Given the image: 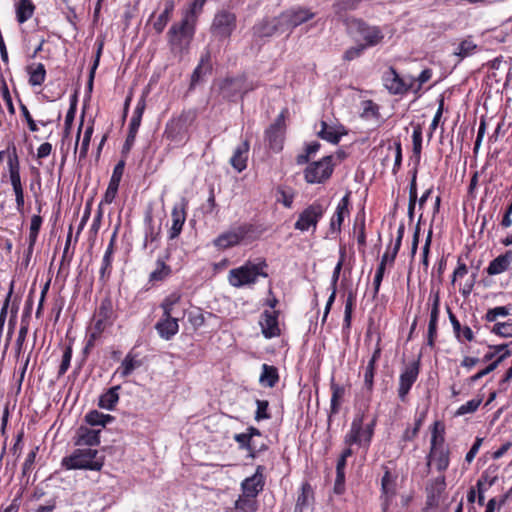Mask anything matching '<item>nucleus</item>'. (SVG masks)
Returning <instances> with one entry per match:
<instances>
[{
  "label": "nucleus",
  "mask_w": 512,
  "mask_h": 512,
  "mask_svg": "<svg viewBox=\"0 0 512 512\" xmlns=\"http://www.w3.org/2000/svg\"><path fill=\"white\" fill-rule=\"evenodd\" d=\"M104 459V455L97 449L84 447L78 448L70 456L64 457L62 465L68 470L100 471L104 465Z\"/></svg>",
  "instance_id": "obj_1"
},
{
  "label": "nucleus",
  "mask_w": 512,
  "mask_h": 512,
  "mask_svg": "<svg viewBox=\"0 0 512 512\" xmlns=\"http://www.w3.org/2000/svg\"><path fill=\"white\" fill-rule=\"evenodd\" d=\"M194 23L190 22L188 18H182L179 23H174L168 31V43L171 52L182 58L187 53L191 40L194 36L195 27Z\"/></svg>",
  "instance_id": "obj_2"
},
{
  "label": "nucleus",
  "mask_w": 512,
  "mask_h": 512,
  "mask_svg": "<svg viewBox=\"0 0 512 512\" xmlns=\"http://www.w3.org/2000/svg\"><path fill=\"white\" fill-rule=\"evenodd\" d=\"M267 267L268 265L265 260H260L257 263L247 261L244 265L229 271L228 282L236 288L255 284L258 277H268Z\"/></svg>",
  "instance_id": "obj_3"
},
{
  "label": "nucleus",
  "mask_w": 512,
  "mask_h": 512,
  "mask_svg": "<svg viewBox=\"0 0 512 512\" xmlns=\"http://www.w3.org/2000/svg\"><path fill=\"white\" fill-rule=\"evenodd\" d=\"M254 88V85L248 83L243 76L227 77L219 83V93L227 100H235L238 97H242Z\"/></svg>",
  "instance_id": "obj_4"
},
{
  "label": "nucleus",
  "mask_w": 512,
  "mask_h": 512,
  "mask_svg": "<svg viewBox=\"0 0 512 512\" xmlns=\"http://www.w3.org/2000/svg\"><path fill=\"white\" fill-rule=\"evenodd\" d=\"M348 28L364 41L362 45L365 48L376 46L384 39V34L379 27L370 26L360 19H352Z\"/></svg>",
  "instance_id": "obj_5"
},
{
  "label": "nucleus",
  "mask_w": 512,
  "mask_h": 512,
  "mask_svg": "<svg viewBox=\"0 0 512 512\" xmlns=\"http://www.w3.org/2000/svg\"><path fill=\"white\" fill-rule=\"evenodd\" d=\"M333 172L332 156H325L321 160L307 166L304 172L308 183H322L330 178Z\"/></svg>",
  "instance_id": "obj_6"
},
{
  "label": "nucleus",
  "mask_w": 512,
  "mask_h": 512,
  "mask_svg": "<svg viewBox=\"0 0 512 512\" xmlns=\"http://www.w3.org/2000/svg\"><path fill=\"white\" fill-rule=\"evenodd\" d=\"M236 28V15L228 10L218 11L211 25V32L214 36L225 39L231 36Z\"/></svg>",
  "instance_id": "obj_7"
},
{
  "label": "nucleus",
  "mask_w": 512,
  "mask_h": 512,
  "mask_svg": "<svg viewBox=\"0 0 512 512\" xmlns=\"http://www.w3.org/2000/svg\"><path fill=\"white\" fill-rule=\"evenodd\" d=\"M314 16V12L304 7L291 8L280 14L282 27H284L287 34H290L294 28L308 22Z\"/></svg>",
  "instance_id": "obj_8"
},
{
  "label": "nucleus",
  "mask_w": 512,
  "mask_h": 512,
  "mask_svg": "<svg viewBox=\"0 0 512 512\" xmlns=\"http://www.w3.org/2000/svg\"><path fill=\"white\" fill-rule=\"evenodd\" d=\"M324 212L325 208L322 204L318 202L312 203L300 213L298 220L294 224L295 229L304 232L312 227L315 230Z\"/></svg>",
  "instance_id": "obj_9"
},
{
  "label": "nucleus",
  "mask_w": 512,
  "mask_h": 512,
  "mask_svg": "<svg viewBox=\"0 0 512 512\" xmlns=\"http://www.w3.org/2000/svg\"><path fill=\"white\" fill-rule=\"evenodd\" d=\"M252 231V226L243 224L234 227L222 234H220L215 240L214 245L220 249H227L241 243L248 234Z\"/></svg>",
  "instance_id": "obj_10"
},
{
  "label": "nucleus",
  "mask_w": 512,
  "mask_h": 512,
  "mask_svg": "<svg viewBox=\"0 0 512 512\" xmlns=\"http://www.w3.org/2000/svg\"><path fill=\"white\" fill-rule=\"evenodd\" d=\"M374 424L375 420L366 429H363V415L356 416L352 421L349 433L345 437V443L349 445L369 443L373 435Z\"/></svg>",
  "instance_id": "obj_11"
},
{
  "label": "nucleus",
  "mask_w": 512,
  "mask_h": 512,
  "mask_svg": "<svg viewBox=\"0 0 512 512\" xmlns=\"http://www.w3.org/2000/svg\"><path fill=\"white\" fill-rule=\"evenodd\" d=\"M252 31L255 39H264L285 33L280 15L260 20L253 26Z\"/></svg>",
  "instance_id": "obj_12"
},
{
  "label": "nucleus",
  "mask_w": 512,
  "mask_h": 512,
  "mask_svg": "<svg viewBox=\"0 0 512 512\" xmlns=\"http://www.w3.org/2000/svg\"><path fill=\"white\" fill-rule=\"evenodd\" d=\"M285 133V116L284 112L280 113L275 121L267 128L265 132L266 140L270 149L279 152L283 148Z\"/></svg>",
  "instance_id": "obj_13"
},
{
  "label": "nucleus",
  "mask_w": 512,
  "mask_h": 512,
  "mask_svg": "<svg viewBox=\"0 0 512 512\" xmlns=\"http://www.w3.org/2000/svg\"><path fill=\"white\" fill-rule=\"evenodd\" d=\"M420 370L419 361H413L408 364L401 372L399 377L398 396L401 401L406 400V396L409 393L411 387L416 382Z\"/></svg>",
  "instance_id": "obj_14"
},
{
  "label": "nucleus",
  "mask_w": 512,
  "mask_h": 512,
  "mask_svg": "<svg viewBox=\"0 0 512 512\" xmlns=\"http://www.w3.org/2000/svg\"><path fill=\"white\" fill-rule=\"evenodd\" d=\"M450 451L447 446H436V436L431 439L430 452L428 454L427 466L435 464L439 472H444L450 463Z\"/></svg>",
  "instance_id": "obj_15"
},
{
  "label": "nucleus",
  "mask_w": 512,
  "mask_h": 512,
  "mask_svg": "<svg viewBox=\"0 0 512 512\" xmlns=\"http://www.w3.org/2000/svg\"><path fill=\"white\" fill-rule=\"evenodd\" d=\"M265 467L262 465L257 466L255 473L244 479L241 483L242 493L248 497H256L262 490L265 484L264 481Z\"/></svg>",
  "instance_id": "obj_16"
},
{
  "label": "nucleus",
  "mask_w": 512,
  "mask_h": 512,
  "mask_svg": "<svg viewBox=\"0 0 512 512\" xmlns=\"http://www.w3.org/2000/svg\"><path fill=\"white\" fill-rule=\"evenodd\" d=\"M186 205L187 202L185 199H182L181 203L174 205L171 218H172V226L169 230V239H176L183 228V225L186 221Z\"/></svg>",
  "instance_id": "obj_17"
},
{
  "label": "nucleus",
  "mask_w": 512,
  "mask_h": 512,
  "mask_svg": "<svg viewBox=\"0 0 512 512\" xmlns=\"http://www.w3.org/2000/svg\"><path fill=\"white\" fill-rule=\"evenodd\" d=\"M100 429H91L87 426H80L75 435L74 444L76 446H86L92 448L100 444Z\"/></svg>",
  "instance_id": "obj_18"
},
{
  "label": "nucleus",
  "mask_w": 512,
  "mask_h": 512,
  "mask_svg": "<svg viewBox=\"0 0 512 512\" xmlns=\"http://www.w3.org/2000/svg\"><path fill=\"white\" fill-rule=\"evenodd\" d=\"M155 329L164 340L172 339L179 331L178 319L172 316H164L156 323Z\"/></svg>",
  "instance_id": "obj_19"
},
{
  "label": "nucleus",
  "mask_w": 512,
  "mask_h": 512,
  "mask_svg": "<svg viewBox=\"0 0 512 512\" xmlns=\"http://www.w3.org/2000/svg\"><path fill=\"white\" fill-rule=\"evenodd\" d=\"M350 195L351 192L348 191L340 200L336 207L335 215L332 217L330 222V230L332 232L339 233L341 231V226L344 221L345 215L349 214V204H350Z\"/></svg>",
  "instance_id": "obj_20"
},
{
  "label": "nucleus",
  "mask_w": 512,
  "mask_h": 512,
  "mask_svg": "<svg viewBox=\"0 0 512 512\" xmlns=\"http://www.w3.org/2000/svg\"><path fill=\"white\" fill-rule=\"evenodd\" d=\"M234 440L238 443L239 449L246 450L248 457L254 459L256 456L267 449L265 443H261L260 446H256V441L251 440L245 433H239L234 435Z\"/></svg>",
  "instance_id": "obj_21"
},
{
  "label": "nucleus",
  "mask_w": 512,
  "mask_h": 512,
  "mask_svg": "<svg viewBox=\"0 0 512 512\" xmlns=\"http://www.w3.org/2000/svg\"><path fill=\"white\" fill-rule=\"evenodd\" d=\"M262 333L266 338L278 336L280 333L278 327L277 315L275 312L265 310L260 321Z\"/></svg>",
  "instance_id": "obj_22"
},
{
  "label": "nucleus",
  "mask_w": 512,
  "mask_h": 512,
  "mask_svg": "<svg viewBox=\"0 0 512 512\" xmlns=\"http://www.w3.org/2000/svg\"><path fill=\"white\" fill-rule=\"evenodd\" d=\"M249 148V141H243L242 144L235 149L230 159L231 166L238 172H242L247 167Z\"/></svg>",
  "instance_id": "obj_23"
},
{
  "label": "nucleus",
  "mask_w": 512,
  "mask_h": 512,
  "mask_svg": "<svg viewBox=\"0 0 512 512\" xmlns=\"http://www.w3.org/2000/svg\"><path fill=\"white\" fill-rule=\"evenodd\" d=\"M345 256H346L345 249L341 248L340 249V259H339L338 263L336 264V266L334 268V271H333V274H332V279H331L332 293L329 296L328 301L326 303L323 320L326 319V317H327V315H328V313L330 311V308H331V306H332V304H333V302L335 300V297H336V286H337V282L339 280V276H340V272H341V269H342V266H343V263H344V260H345Z\"/></svg>",
  "instance_id": "obj_24"
},
{
  "label": "nucleus",
  "mask_w": 512,
  "mask_h": 512,
  "mask_svg": "<svg viewBox=\"0 0 512 512\" xmlns=\"http://www.w3.org/2000/svg\"><path fill=\"white\" fill-rule=\"evenodd\" d=\"M160 5L163 6V10L157 19L153 22V28L158 34L162 33L165 29L175 6L173 0H162Z\"/></svg>",
  "instance_id": "obj_25"
},
{
  "label": "nucleus",
  "mask_w": 512,
  "mask_h": 512,
  "mask_svg": "<svg viewBox=\"0 0 512 512\" xmlns=\"http://www.w3.org/2000/svg\"><path fill=\"white\" fill-rule=\"evenodd\" d=\"M346 134L343 127H335L328 125L325 121H321V129L317 135L332 144H338L341 137Z\"/></svg>",
  "instance_id": "obj_26"
},
{
  "label": "nucleus",
  "mask_w": 512,
  "mask_h": 512,
  "mask_svg": "<svg viewBox=\"0 0 512 512\" xmlns=\"http://www.w3.org/2000/svg\"><path fill=\"white\" fill-rule=\"evenodd\" d=\"M512 263V251H507L505 254L499 255L492 260L487 267L489 275H498L508 270Z\"/></svg>",
  "instance_id": "obj_27"
},
{
  "label": "nucleus",
  "mask_w": 512,
  "mask_h": 512,
  "mask_svg": "<svg viewBox=\"0 0 512 512\" xmlns=\"http://www.w3.org/2000/svg\"><path fill=\"white\" fill-rule=\"evenodd\" d=\"M384 81L386 88L393 94H401L407 91L403 80L393 68H390L385 74Z\"/></svg>",
  "instance_id": "obj_28"
},
{
  "label": "nucleus",
  "mask_w": 512,
  "mask_h": 512,
  "mask_svg": "<svg viewBox=\"0 0 512 512\" xmlns=\"http://www.w3.org/2000/svg\"><path fill=\"white\" fill-rule=\"evenodd\" d=\"M279 382L278 369L275 366L263 364L259 383L263 387L273 388Z\"/></svg>",
  "instance_id": "obj_29"
},
{
  "label": "nucleus",
  "mask_w": 512,
  "mask_h": 512,
  "mask_svg": "<svg viewBox=\"0 0 512 512\" xmlns=\"http://www.w3.org/2000/svg\"><path fill=\"white\" fill-rule=\"evenodd\" d=\"M10 181L13 190L22 189L21 178H20V167L19 161L16 154L15 147L13 148V154L9 156L8 160Z\"/></svg>",
  "instance_id": "obj_30"
},
{
  "label": "nucleus",
  "mask_w": 512,
  "mask_h": 512,
  "mask_svg": "<svg viewBox=\"0 0 512 512\" xmlns=\"http://www.w3.org/2000/svg\"><path fill=\"white\" fill-rule=\"evenodd\" d=\"M35 5L32 0H20L16 4V19L19 24L28 21L35 12Z\"/></svg>",
  "instance_id": "obj_31"
},
{
  "label": "nucleus",
  "mask_w": 512,
  "mask_h": 512,
  "mask_svg": "<svg viewBox=\"0 0 512 512\" xmlns=\"http://www.w3.org/2000/svg\"><path fill=\"white\" fill-rule=\"evenodd\" d=\"M119 390V385L108 389L104 394L100 396L98 406L106 410H113L119 401Z\"/></svg>",
  "instance_id": "obj_32"
},
{
  "label": "nucleus",
  "mask_w": 512,
  "mask_h": 512,
  "mask_svg": "<svg viewBox=\"0 0 512 512\" xmlns=\"http://www.w3.org/2000/svg\"><path fill=\"white\" fill-rule=\"evenodd\" d=\"M29 74V83L32 86H39L45 81L46 70L42 63L27 67Z\"/></svg>",
  "instance_id": "obj_33"
},
{
  "label": "nucleus",
  "mask_w": 512,
  "mask_h": 512,
  "mask_svg": "<svg viewBox=\"0 0 512 512\" xmlns=\"http://www.w3.org/2000/svg\"><path fill=\"white\" fill-rule=\"evenodd\" d=\"M447 312H448V317L452 324L453 331H454L456 337L459 338L460 333H462L463 337L467 341H472L474 339V335H473L471 328L468 326H465L462 328L460 322L458 321V319L456 318V316L453 314V312L451 311V309L449 307L447 308Z\"/></svg>",
  "instance_id": "obj_34"
},
{
  "label": "nucleus",
  "mask_w": 512,
  "mask_h": 512,
  "mask_svg": "<svg viewBox=\"0 0 512 512\" xmlns=\"http://www.w3.org/2000/svg\"><path fill=\"white\" fill-rule=\"evenodd\" d=\"M140 366L141 362L139 360H136L134 355L128 353L123 359L116 373H119L120 376L124 378L132 374V372Z\"/></svg>",
  "instance_id": "obj_35"
},
{
  "label": "nucleus",
  "mask_w": 512,
  "mask_h": 512,
  "mask_svg": "<svg viewBox=\"0 0 512 512\" xmlns=\"http://www.w3.org/2000/svg\"><path fill=\"white\" fill-rule=\"evenodd\" d=\"M114 420V417L109 414H103L97 410H92L85 416V421L91 426H102L104 427L107 423Z\"/></svg>",
  "instance_id": "obj_36"
},
{
  "label": "nucleus",
  "mask_w": 512,
  "mask_h": 512,
  "mask_svg": "<svg viewBox=\"0 0 512 512\" xmlns=\"http://www.w3.org/2000/svg\"><path fill=\"white\" fill-rule=\"evenodd\" d=\"M511 355V352L510 351H506L505 353L501 354L495 361H493L492 363H490L486 368L482 369L481 371H479L478 373H476L475 375L471 376L470 378L467 379L468 383L469 384H473L475 383L476 381H478L479 379H481L482 377L486 376L487 374L491 373L492 371H494L498 365L506 358H508L509 356Z\"/></svg>",
  "instance_id": "obj_37"
},
{
  "label": "nucleus",
  "mask_w": 512,
  "mask_h": 512,
  "mask_svg": "<svg viewBox=\"0 0 512 512\" xmlns=\"http://www.w3.org/2000/svg\"><path fill=\"white\" fill-rule=\"evenodd\" d=\"M331 405H330V415L337 414L340 408V399L345 394V388L341 385L336 384L334 381L331 382Z\"/></svg>",
  "instance_id": "obj_38"
},
{
  "label": "nucleus",
  "mask_w": 512,
  "mask_h": 512,
  "mask_svg": "<svg viewBox=\"0 0 512 512\" xmlns=\"http://www.w3.org/2000/svg\"><path fill=\"white\" fill-rule=\"evenodd\" d=\"M477 48L478 46L477 44L474 43L472 38L467 37L466 39L460 42L454 54L458 56L460 59H464L466 57L473 55L476 52Z\"/></svg>",
  "instance_id": "obj_39"
},
{
  "label": "nucleus",
  "mask_w": 512,
  "mask_h": 512,
  "mask_svg": "<svg viewBox=\"0 0 512 512\" xmlns=\"http://www.w3.org/2000/svg\"><path fill=\"white\" fill-rule=\"evenodd\" d=\"M157 267L149 275V281L152 283L165 280L171 274L170 266L166 265L163 261L158 260Z\"/></svg>",
  "instance_id": "obj_40"
},
{
  "label": "nucleus",
  "mask_w": 512,
  "mask_h": 512,
  "mask_svg": "<svg viewBox=\"0 0 512 512\" xmlns=\"http://www.w3.org/2000/svg\"><path fill=\"white\" fill-rule=\"evenodd\" d=\"M381 487L382 494L385 497V504H387L389 497H391L394 494V479L388 468H386L385 473L382 477Z\"/></svg>",
  "instance_id": "obj_41"
},
{
  "label": "nucleus",
  "mask_w": 512,
  "mask_h": 512,
  "mask_svg": "<svg viewBox=\"0 0 512 512\" xmlns=\"http://www.w3.org/2000/svg\"><path fill=\"white\" fill-rule=\"evenodd\" d=\"M416 175L417 171L415 170L410 182L409 187V203H408V216L412 220L414 216V209L417 202V185H416Z\"/></svg>",
  "instance_id": "obj_42"
},
{
  "label": "nucleus",
  "mask_w": 512,
  "mask_h": 512,
  "mask_svg": "<svg viewBox=\"0 0 512 512\" xmlns=\"http://www.w3.org/2000/svg\"><path fill=\"white\" fill-rule=\"evenodd\" d=\"M361 1L362 0H336L333 7L335 13L341 16L344 12L356 9Z\"/></svg>",
  "instance_id": "obj_43"
},
{
  "label": "nucleus",
  "mask_w": 512,
  "mask_h": 512,
  "mask_svg": "<svg viewBox=\"0 0 512 512\" xmlns=\"http://www.w3.org/2000/svg\"><path fill=\"white\" fill-rule=\"evenodd\" d=\"M180 301V295L172 293L168 295L161 303L160 307L163 310L164 316H172L173 307Z\"/></svg>",
  "instance_id": "obj_44"
},
{
  "label": "nucleus",
  "mask_w": 512,
  "mask_h": 512,
  "mask_svg": "<svg viewBox=\"0 0 512 512\" xmlns=\"http://www.w3.org/2000/svg\"><path fill=\"white\" fill-rule=\"evenodd\" d=\"M112 314H113V309H112L111 301L109 299H104L101 302V304L97 310L96 317H98L102 320L112 322L111 321Z\"/></svg>",
  "instance_id": "obj_45"
},
{
  "label": "nucleus",
  "mask_w": 512,
  "mask_h": 512,
  "mask_svg": "<svg viewBox=\"0 0 512 512\" xmlns=\"http://www.w3.org/2000/svg\"><path fill=\"white\" fill-rule=\"evenodd\" d=\"M481 402H482V398H474V399L468 401L467 403L461 405L457 409L455 415L462 416L465 414L474 413L480 406Z\"/></svg>",
  "instance_id": "obj_46"
},
{
  "label": "nucleus",
  "mask_w": 512,
  "mask_h": 512,
  "mask_svg": "<svg viewBox=\"0 0 512 512\" xmlns=\"http://www.w3.org/2000/svg\"><path fill=\"white\" fill-rule=\"evenodd\" d=\"M207 0H194L189 8L186 11L183 18H188V20L195 24L197 15L201 12L205 2Z\"/></svg>",
  "instance_id": "obj_47"
},
{
  "label": "nucleus",
  "mask_w": 512,
  "mask_h": 512,
  "mask_svg": "<svg viewBox=\"0 0 512 512\" xmlns=\"http://www.w3.org/2000/svg\"><path fill=\"white\" fill-rule=\"evenodd\" d=\"M412 142H413V153L419 159L421 150H422V129L420 126H417L413 130L412 134Z\"/></svg>",
  "instance_id": "obj_48"
},
{
  "label": "nucleus",
  "mask_w": 512,
  "mask_h": 512,
  "mask_svg": "<svg viewBox=\"0 0 512 512\" xmlns=\"http://www.w3.org/2000/svg\"><path fill=\"white\" fill-rule=\"evenodd\" d=\"M257 410L255 413V420L261 421L270 419L271 415L268 413L269 402L267 400H256Z\"/></svg>",
  "instance_id": "obj_49"
},
{
  "label": "nucleus",
  "mask_w": 512,
  "mask_h": 512,
  "mask_svg": "<svg viewBox=\"0 0 512 512\" xmlns=\"http://www.w3.org/2000/svg\"><path fill=\"white\" fill-rule=\"evenodd\" d=\"M92 133H93V127L92 126L87 127L85 130L83 139H82V144H81L80 150H79V159L80 160L86 158V156H87Z\"/></svg>",
  "instance_id": "obj_50"
},
{
  "label": "nucleus",
  "mask_w": 512,
  "mask_h": 512,
  "mask_svg": "<svg viewBox=\"0 0 512 512\" xmlns=\"http://www.w3.org/2000/svg\"><path fill=\"white\" fill-rule=\"evenodd\" d=\"M27 333H28V323L25 321V319L23 317L21 320V326H20L18 337L16 340V355H17V357L21 353V349H22L23 343L25 341V338L27 336Z\"/></svg>",
  "instance_id": "obj_51"
},
{
  "label": "nucleus",
  "mask_w": 512,
  "mask_h": 512,
  "mask_svg": "<svg viewBox=\"0 0 512 512\" xmlns=\"http://www.w3.org/2000/svg\"><path fill=\"white\" fill-rule=\"evenodd\" d=\"M493 333L502 337H512V323L510 322H499L496 323L492 330Z\"/></svg>",
  "instance_id": "obj_52"
},
{
  "label": "nucleus",
  "mask_w": 512,
  "mask_h": 512,
  "mask_svg": "<svg viewBox=\"0 0 512 512\" xmlns=\"http://www.w3.org/2000/svg\"><path fill=\"white\" fill-rule=\"evenodd\" d=\"M254 497L245 496L243 493L235 502V508L242 512H248L253 510V501Z\"/></svg>",
  "instance_id": "obj_53"
},
{
  "label": "nucleus",
  "mask_w": 512,
  "mask_h": 512,
  "mask_svg": "<svg viewBox=\"0 0 512 512\" xmlns=\"http://www.w3.org/2000/svg\"><path fill=\"white\" fill-rule=\"evenodd\" d=\"M509 314V309L505 306H499L492 309H489L485 315V319L488 322L496 321L497 317L502 316L505 317Z\"/></svg>",
  "instance_id": "obj_54"
},
{
  "label": "nucleus",
  "mask_w": 512,
  "mask_h": 512,
  "mask_svg": "<svg viewBox=\"0 0 512 512\" xmlns=\"http://www.w3.org/2000/svg\"><path fill=\"white\" fill-rule=\"evenodd\" d=\"M359 226V234L357 236V242L359 245L366 244V235H365V216L364 213L362 215H358L355 219L354 228Z\"/></svg>",
  "instance_id": "obj_55"
},
{
  "label": "nucleus",
  "mask_w": 512,
  "mask_h": 512,
  "mask_svg": "<svg viewBox=\"0 0 512 512\" xmlns=\"http://www.w3.org/2000/svg\"><path fill=\"white\" fill-rule=\"evenodd\" d=\"M354 301H355V295L352 292H350L348 294V298L346 300L345 311H344V322H345L346 327H350V324H351V317H352Z\"/></svg>",
  "instance_id": "obj_56"
},
{
  "label": "nucleus",
  "mask_w": 512,
  "mask_h": 512,
  "mask_svg": "<svg viewBox=\"0 0 512 512\" xmlns=\"http://www.w3.org/2000/svg\"><path fill=\"white\" fill-rule=\"evenodd\" d=\"M71 358H72V348L70 346H68L65 349L63 356H62V361H61L59 371H58L59 376L64 375L66 373V371L68 370V368L70 366Z\"/></svg>",
  "instance_id": "obj_57"
},
{
  "label": "nucleus",
  "mask_w": 512,
  "mask_h": 512,
  "mask_svg": "<svg viewBox=\"0 0 512 512\" xmlns=\"http://www.w3.org/2000/svg\"><path fill=\"white\" fill-rule=\"evenodd\" d=\"M365 49H366L365 46L360 45V44H358L354 47H351L344 52L343 59L346 61L354 60V59L360 57Z\"/></svg>",
  "instance_id": "obj_58"
},
{
  "label": "nucleus",
  "mask_w": 512,
  "mask_h": 512,
  "mask_svg": "<svg viewBox=\"0 0 512 512\" xmlns=\"http://www.w3.org/2000/svg\"><path fill=\"white\" fill-rule=\"evenodd\" d=\"M434 436H436V446H446L444 438V427L438 421L434 423L431 439Z\"/></svg>",
  "instance_id": "obj_59"
},
{
  "label": "nucleus",
  "mask_w": 512,
  "mask_h": 512,
  "mask_svg": "<svg viewBox=\"0 0 512 512\" xmlns=\"http://www.w3.org/2000/svg\"><path fill=\"white\" fill-rule=\"evenodd\" d=\"M183 128V122L181 119H178L176 121L171 122V124L168 125L166 133L169 138L172 140H177L178 134Z\"/></svg>",
  "instance_id": "obj_60"
},
{
  "label": "nucleus",
  "mask_w": 512,
  "mask_h": 512,
  "mask_svg": "<svg viewBox=\"0 0 512 512\" xmlns=\"http://www.w3.org/2000/svg\"><path fill=\"white\" fill-rule=\"evenodd\" d=\"M384 273H385L384 264L380 263L379 266L377 267L376 274H375L374 281H373L374 297H376L379 292L380 285H381V282L384 277Z\"/></svg>",
  "instance_id": "obj_61"
},
{
  "label": "nucleus",
  "mask_w": 512,
  "mask_h": 512,
  "mask_svg": "<svg viewBox=\"0 0 512 512\" xmlns=\"http://www.w3.org/2000/svg\"><path fill=\"white\" fill-rule=\"evenodd\" d=\"M440 299L438 293H436L433 297L432 308L430 312V323H438L439 313H440Z\"/></svg>",
  "instance_id": "obj_62"
},
{
  "label": "nucleus",
  "mask_w": 512,
  "mask_h": 512,
  "mask_svg": "<svg viewBox=\"0 0 512 512\" xmlns=\"http://www.w3.org/2000/svg\"><path fill=\"white\" fill-rule=\"evenodd\" d=\"M112 256L104 255L102 259V265L100 268V279L109 277L111 273Z\"/></svg>",
  "instance_id": "obj_63"
},
{
  "label": "nucleus",
  "mask_w": 512,
  "mask_h": 512,
  "mask_svg": "<svg viewBox=\"0 0 512 512\" xmlns=\"http://www.w3.org/2000/svg\"><path fill=\"white\" fill-rule=\"evenodd\" d=\"M345 491V472L336 471L334 492L338 495Z\"/></svg>",
  "instance_id": "obj_64"
}]
</instances>
